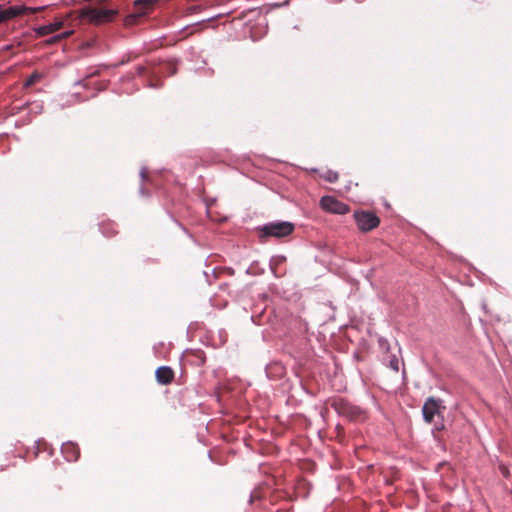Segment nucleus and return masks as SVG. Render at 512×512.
Returning a JSON list of instances; mask_svg holds the SVG:
<instances>
[{"mask_svg": "<svg viewBox=\"0 0 512 512\" xmlns=\"http://www.w3.org/2000/svg\"><path fill=\"white\" fill-rule=\"evenodd\" d=\"M137 4H147V5H151L153 3L152 0H138L136 2Z\"/></svg>", "mask_w": 512, "mask_h": 512, "instance_id": "4468645a", "label": "nucleus"}, {"mask_svg": "<svg viewBox=\"0 0 512 512\" xmlns=\"http://www.w3.org/2000/svg\"><path fill=\"white\" fill-rule=\"evenodd\" d=\"M72 32L71 31H67L65 33H63L62 35L58 36L59 39H62V38H66L68 37Z\"/></svg>", "mask_w": 512, "mask_h": 512, "instance_id": "2eb2a0df", "label": "nucleus"}, {"mask_svg": "<svg viewBox=\"0 0 512 512\" xmlns=\"http://www.w3.org/2000/svg\"><path fill=\"white\" fill-rule=\"evenodd\" d=\"M423 416L426 422L431 423L435 417L440 416V403L434 398H429L422 408Z\"/></svg>", "mask_w": 512, "mask_h": 512, "instance_id": "39448f33", "label": "nucleus"}, {"mask_svg": "<svg viewBox=\"0 0 512 512\" xmlns=\"http://www.w3.org/2000/svg\"><path fill=\"white\" fill-rule=\"evenodd\" d=\"M389 365H390V367H391L394 371H396V372H398V371H399V360H398V358L393 357V358L390 360V364H389Z\"/></svg>", "mask_w": 512, "mask_h": 512, "instance_id": "9d476101", "label": "nucleus"}, {"mask_svg": "<svg viewBox=\"0 0 512 512\" xmlns=\"http://www.w3.org/2000/svg\"><path fill=\"white\" fill-rule=\"evenodd\" d=\"M141 177L142 178H145L146 177V172L144 170L141 171Z\"/></svg>", "mask_w": 512, "mask_h": 512, "instance_id": "f3484780", "label": "nucleus"}, {"mask_svg": "<svg viewBox=\"0 0 512 512\" xmlns=\"http://www.w3.org/2000/svg\"><path fill=\"white\" fill-rule=\"evenodd\" d=\"M323 177L329 182H335L338 179V174L333 171H327Z\"/></svg>", "mask_w": 512, "mask_h": 512, "instance_id": "1a4fd4ad", "label": "nucleus"}, {"mask_svg": "<svg viewBox=\"0 0 512 512\" xmlns=\"http://www.w3.org/2000/svg\"><path fill=\"white\" fill-rule=\"evenodd\" d=\"M502 473H503V475H504V476H507V475H508L507 469H506V468H503V469H502Z\"/></svg>", "mask_w": 512, "mask_h": 512, "instance_id": "dca6fc26", "label": "nucleus"}, {"mask_svg": "<svg viewBox=\"0 0 512 512\" xmlns=\"http://www.w3.org/2000/svg\"><path fill=\"white\" fill-rule=\"evenodd\" d=\"M69 449L74 450V449H75V447H74L72 444H67V445H65V446L63 447V452H64V453H67Z\"/></svg>", "mask_w": 512, "mask_h": 512, "instance_id": "ddd939ff", "label": "nucleus"}, {"mask_svg": "<svg viewBox=\"0 0 512 512\" xmlns=\"http://www.w3.org/2000/svg\"><path fill=\"white\" fill-rule=\"evenodd\" d=\"M117 13L114 8L94 7L83 9L80 16L89 23L100 25L112 21Z\"/></svg>", "mask_w": 512, "mask_h": 512, "instance_id": "f257e3e1", "label": "nucleus"}, {"mask_svg": "<svg viewBox=\"0 0 512 512\" xmlns=\"http://www.w3.org/2000/svg\"><path fill=\"white\" fill-rule=\"evenodd\" d=\"M26 9H28V8L24 5L15 6V7H10V8L4 9V10H0V14H1L3 20L7 21V20L13 19L19 15L24 14Z\"/></svg>", "mask_w": 512, "mask_h": 512, "instance_id": "0eeeda50", "label": "nucleus"}, {"mask_svg": "<svg viewBox=\"0 0 512 512\" xmlns=\"http://www.w3.org/2000/svg\"><path fill=\"white\" fill-rule=\"evenodd\" d=\"M294 230V225L291 222H275L264 226L263 231L267 236L277 238L285 237L291 234Z\"/></svg>", "mask_w": 512, "mask_h": 512, "instance_id": "7ed1b4c3", "label": "nucleus"}, {"mask_svg": "<svg viewBox=\"0 0 512 512\" xmlns=\"http://www.w3.org/2000/svg\"><path fill=\"white\" fill-rule=\"evenodd\" d=\"M28 9H26L25 13L26 12H30V13H36L38 11H41L43 9V7H35V8H30V7H27Z\"/></svg>", "mask_w": 512, "mask_h": 512, "instance_id": "f8f14e48", "label": "nucleus"}, {"mask_svg": "<svg viewBox=\"0 0 512 512\" xmlns=\"http://www.w3.org/2000/svg\"><path fill=\"white\" fill-rule=\"evenodd\" d=\"M73 459L76 460L77 459V455L69 458V460H73Z\"/></svg>", "mask_w": 512, "mask_h": 512, "instance_id": "a211bd4d", "label": "nucleus"}, {"mask_svg": "<svg viewBox=\"0 0 512 512\" xmlns=\"http://www.w3.org/2000/svg\"><path fill=\"white\" fill-rule=\"evenodd\" d=\"M173 377L172 369L167 366L159 367L156 370V379L161 384H169L173 380Z\"/></svg>", "mask_w": 512, "mask_h": 512, "instance_id": "423d86ee", "label": "nucleus"}, {"mask_svg": "<svg viewBox=\"0 0 512 512\" xmlns=\"http://www.w3.org/2000/svg\"><path fill=\"white\" fill-rule=\"evenodd\" d=\"M39 75L38 74H33L32 76L29 77V79L26 81L25 85L26 86H30L32 85L33 83H35L38 79H39Z\"/></svg>", "mask_w": 512, "mask_h": 512, "instance_id": "9b49d317", "label": "nucleus"}, {"mask_svg": "<svg viewBox=\"0 0 512 512\" xmlns=\"http://www.w3.org/2000/svg\"><path fill=\"white\" fill-rule=\"evenodd\" d=\"M354 219L359 230L363 232L376 228L380 223L379 218L375 214L365 211L355 212Z\"/></svg>", "mask_w": 512, "mask_h": 512, "instance_id": "f03ea898", "label": "nucleus"}, {"mask_svg": "<svg viewBox=\"0 0 512 512\" xmlns=\"http://www.w3.org/2000/svg\"><path fill=\"white\" fill-rule=\"evenodd\" d=\"M320 206L323 210L333 213L343 215L349 212V206L343 202H340L336 198L332 196H324L320 200Z\"/></svg>", "mask_w": 512, "mask_h": 512, "instance_id": "20e7f679", "label": "nucleus"}, {"mask_svg": "<svg viewBox=\"0 0 512 512\" xmlns=\"http://www.w3.org/2000/svg\"><path fill=\"white\" fill-rule=\"evenodd\" d=\"M62 25H63L62 21L56 20L53 23L43 25V26L36 28L35 32L39 36L48 35V34L58 31L62 27Z\"/></svg>", "mask_w": 512, "mask_h": 512, "instance_id": "6e6552de", "label": "nucleus"}]
</instances>
